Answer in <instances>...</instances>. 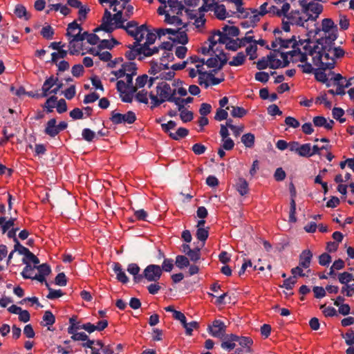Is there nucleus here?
<instances>
[{
    "mask_svg": "<svg viewBox=\"0 0 354 354\" xmlns=\"http://www.w3.org/2000/svg\"><path fill=\"white\" fill-rule=\"evenodd\" d=\"M319 38L317 39L312 45H304L303 49L306 55L313 57V64L320 67L322 70L333 69L335 66V59L344 56L345 51L340 46L335 47L319 43Z\"/></svg>",
    "mask_w": 354,
    "mask_h": 354,
    "instance_id": "1",
    "label": "nucleus"
},
{
    "mask_svg": "<svg viewBox=\"0 0 354 354\" xmlns=\"http://www.w3.org/2000/svg\"><path fill=\"white\" fill-rule=\"evenodd\" d=\"M322 30L325 35L319 38V43L335 46V41L338 37L337 26L330 18H325L322 21Z\"/></svg>",
    "mask_w": 354,
    "mask_h": 354,
    "instance_id": "2",
    "label": "nucleus"
},
{
    "mask_svg": "<svg viewBox=\"0 0 354 354\" xmlns=\"http://www.w3.org/2000/svg\"><path fill=\"white\" fill-rule=\"evenodd\" d=\"M235 342H238L241 347L245 348L246 353L251 352L250 347L253 344L252 339L250 337L239 336L232 333L227 335L226 340L222 342L221 346L223 349L231 351L235 348Z\"/></svg>",
    "mask_w": 354,
    "mask_h": 354,
    "instance_id": "3",
    "label": "nucleus"
},
{
    "mask_svg": "<svg viewBox=\"0 0 354 354\" xmlns=\"http://www.w3.org/2000/svg\"><path fill=\"white\" fill-rule=\"evenodd\" d=\"M310 2L308 0H299V4L301 7V10H292L288 16V19L291 20L292 25H297L308 29V26H306L305 17L303 16V13L308 12V8L310 6Z\"/></svg>",
    "mask_w": 354,
    "mask_h": 354,
    "instance_id": "4",
    "label": "nucleus"
},
{
    "mask_svg": "<svg viewBox=\"0 0 354 354\" xmlns=\"http://www.w3.org/2000/svg\"><path fill=\"white\" fill-rule=\"evenodd\" d=\"M218 54H215L214 57H212L205 61V59H201L202 66L206 64L209 68H217V70H221L224 65L227 63V54L222 50L218 51Z\"/></svg>",
    "mask_w": 354,
    "mask_h": 354,
    "instance_id": "5",
    "label": "nucleus"
},
{
    "mask_svg": "<svg viewBox=\"0 0 354 354\" xmlns=\"http://www.w3.org/2000/svg\"><path fill=\"white\" fill-rule=\"evenodd\" d=\"M226 328L227 326L223 321L215 319L212 325H208L207 330L212 337L221 339L223 342L226 340L228 335L226 334Z\"/></svg>",
    "mask_w": 354,
    "mask_h": 354,
    "instance_id": "6",
    "label": "nucleus"
},
{
    "mask_svg": "<svg viewBox=\"0 0 354 354\" xmlns=\"http://www.w3.org/2000/svg\"><path fill=\"white\" fill-rule=\"evenodd\" d=\"M111 115L110 120L114 124H131L136 120V113L132 111H129L124 114L116 113L115 111H113L111 113Z\"/></svg>",
    "mask_w": 354,
    "mask_h": 354,
    "instance_id": "7",
    "label": "nucleus"
},
{
    "mask_svg": "<svg viewBox=\"0 0 354 354\" xmlns=\"http://www.w3.org/2000/svg\"><path fill=\"white\" fill-rule=\"evenodd\" d=\"M215 35L218 37L217 43L225 44V48L228 50L236 51L240 48L243 47V44H239L238 39H234L230 37H227L226 34L222 35L221 30H215Z\"/></svg>",
    "mask_w": 354,
    "mask_h": 354,
    "instance_id": "8",
    "label": "nucleus"
},
{
    "mask_svg": "<svg viewBox=\"0 0 354 354\" xmlns=\"http://www.w3.org/2000/svg\"><path fill=\"white\" fill-rule=\"evenodd\" d=\"M162 274L160 266L158 265L150 264L144 269L145 280L149 282L158 281L160 279Z\"/></svg>",
    "mask_w": 354,
    "mask_h": 354,
    "instance_id": "9",
    "label": "nucleus"
},
{
    "mask_svg": "<svg viewBox=\"0 0 354 354\" xmlns=\"http://www.w3.org/2000/svg\"><path fill=\"white\" fill-rule=\"evenodd\" d=\"M324 7L319 3L311 1L309 7L308 8V12L303 13L305 17L306 23L308 21H316L319 15L322 12Z\"/></svg>",
    "mask_w": 354,
    "mask_h": 354,
    "instance_id": "10",
    "label": "nucleus"
},
{
    "mask_svg": "<svg viewBox=\"0 0 354 354\" xmlns=\"http://www.w3.org/2000/svg\"><path fill=\"white\" fill-rule=\"evenodd\" d=\"M126 28H127L128 35L131 37H136L140 33L145 35L146 32H149L146 24L138 26V24L133 20L127 22Z\"/></svg>",
    "mask_w": 354,
    "mask_h": 354,
    "instance_id": "11",
    "label": "nucleus"
},
{
    "mask_svg": "<svg viewBox=\"0 0 354 354\" xmlns=\"http://www.w3.org/2000/svg\"><path fill=\"white\" fill-rule=\"evenodd\" d=\"M57 82H58V78L55 77L53 75L47 77L42 85V92L40 93V96L46 97L51 94V88L57 84Z\"/></svg>",
    "mask_w": 354,
    "mask_h": 354,
    "instance_id": "12",
    "label": "nucleus"
},
{
    "mask_svg": "<svg viewBox=\"0 0 354 354\" xmlns=\"http://www.w3.org/2000/svg\"><path fill=\"white\" fill-rule=\"evenodd\" d=\"M290 192L291 196V201L290 207L289 221L291 223H295L297 221V218L295 216L296 203L295 201V198L296 196V190L292 183L290 184Z\"/></svg>",
    "mask_w": 354,
    "mask_h": 354,
    "instance_id": "13",
    "label": "nucleus"
},
{
    "mask_svg": "<svg viewBox=\"0 0 354 354\" xmlns=\"http://www.w3.org/2000/svg\"><path fill=\"white\" fill-rule=\"evenodd\" d=\"M156 92L157 95L165 99V101L170 102V99L174 98L172 95H169V92H171V86L169 84L162 82L159 83L156 86Z\"/></svg>",
    "mask_w": 354,
    "mask_h": 354,
    "instance_id": "14",
    "label": "nucleus"
},
{
    "mask_svg": "<svg viewBox=\"0 0 354 354\" xmlns=\"http://www.w3.org/2000/svg\"><path fill=\"white\" fill-rule=\"evenodd\" d=\"M112 269L114 273L116 274V279L118 281L122 283H127L129 281V278L124 272L122 265L120 263H113Z\"/></svg>",
    "mask_w": 354,
    "mask_h": 354,
    "instance_id": "15",
    "label": "nucleus"
},
{
    "mask_svg": "<svg viewBox=\"0 0 354 354\" xmlns=\"http://www.w3.org/2000/svg\"><path fill=\"white\" fill-rule=\"evenodd\" d=\"M44 132L51 138H55L59 133L57 128V120L55 118H51L46 122Z\"/></svg>",
    "mask_w": 354,
    "mask_h": 354,
    "instance_id": "16",
    "label": "nucleus"
},
{
    "mask_svg": "<svg viewBox=\"0 0 354 354\" xmlns=\"http://www.w3.org/2000/svg\"><path fill=\"white\" fill-rule=\"evenodd\" d=\"M216 35L215 31L213 32L212 35L209 37L208 41H209V47H202L201 48V53L203 55H207L210 52H212L213 53H216L217 51H218V48H214V46L218 44L217 39H216Z\"/></svg>",
    "mask_w": 354,
    "mask_h": 354,
    "instance_id": "17",
    "label": "nucleus"
},
{
    "mask_svg": "<svg viewBox=\"0 0 354 354\" xmlns=\"http://www.w3.org/2000/svg\"><path fill=\"white\" fill-rule=\"evenodd\" d=\"M313 253L310 250H304L299 254V264L304 268H308L310 266Z\"/></svg>",
    "mask_w": 354,
    "mask_h": 354,
    "instance_id": "18",
    "label": "nucleus"
},
{
    "mask_svg": "<svg viewBox=\"0 0 354 354\" xmlns=\"http://www.w3.org/2000/svg\"><path fill=\"white\" fill-rule=\"evenodd\" d=\"M22 263L26 265L21 272L23 278L32 279L36 269L35 266H32L26 259H22Z\"/></svg>",
    "mask_w": 354,
    "mask_h": 354,
    "instance_id": "19",
    "label": "nucleus"
},
{
    "mask_svg": "<svg viewBox=\"0 0 354 354\" xmlns=\"http://www.w3.org/2000/svg\"><path fill=\"white\" fill-rule=\"evenodd\" d=\"M235 187L241 196H245L248 193V183L243 178H239L237 180Z\"/></svg>",
    "mask_w": 354,
    "mask_h": 354,
    "instance_id": "20",
    "label": "nucleus"
},
{
    "mask_svg": "<svg viewBox=\"0 0 354 354\" xmlns=\"http://www.w3.org/2000/svg\"><path fill=\"white\" fill-rule=\"evenodd\" d=\"M15 15L19 18H24L25 20H29L31 15L27 11L26 7L21 4H17L14 10Z\"/></svg>",
    "mask_w": 354,
    "mask_h": 354,
    "instance_id": "21",
    "label": "nucleus"
},
{
    "mask_svg": "<svg viewBox=\"0 0 354 354\" xmlns=\"http://www.w3.org/2000/svg\"><path fill=\"white\" fill-rule=\"evenodd\" d=\"M122 15L123 12L122 10L116 11V13L113 15V20L115 22V28H122L127 32V28H126V25H124V21H126L127 19H124Z\"/></svg>",
    "mask_w": 354,
    "mask_h": 354,
    "instance_id": "22",
    "label": "nucleus"
},
{
    "mask_svg": "<svg viewBox=\"0 0 354 354\" xmlns=\"http://www.w3.org/2000/svg\"><path fill=\"white\" fill-rule=\"evenodd\" d=\"M214 12L217 19L224 20L227 17L225 6L223 4L214 3Z\"/></svg>",
    "mask_w": 354,
    "mask_h": 354,
    "instance_id": "23",
    "label": "nucleus"
},
{
    "mask_svg": "<svg viewBox=\"0 0 354 354\" xmlns=\"http://www.w3.org/2000/svg\"><path fill=\"white\" fill-rule=\"evenodd\" d=\"M194 99L192 97H188L187 98H171L170 102L174 103L177 107L178 111H181V109H185V105L189 103H192Z\"/></svg>",
    "mask_w": 354,
    "mask_h": 354,
    "instance_id": "24",
    "label": "nucleus"
},
{
    "mask_svg": "<svg viewBox=\"0 0 354 354\" xmlns=\"http://www.w3.org/2000/svg\"><path fill=\"white\" fill-rule=\"evenodd\" d=\"M245 59L246 56L244 53L239 52L234 57H233L232 59L228 63L231 66H239L243 65L245 62Z\"/></svg>",
    "mask_w": 354,
    "mask_h": 354,
    "instance_id": "25",
    "label": "nucleus"
},
{
    "mask_svg": "<svg viewBox=\"0 0 354 354\" xmlns=\"http://www.w3.org/2000/svg\"><path fill=\"white\" fill-rule=\"evenodd\" d=\"M189 134V130L185 127H179L175 133H169V136L174 140H179Z\"/></svg>",
    "mask_w": 354,
    "mask_h": 354,
    "instance_id": "26",
    "label": "nucleus"
},
{
    "mask_svg": "<svg viewBox=\"0 0 354 354\" xmlns=\"http://www.w3.org/2000/svg\"><path fill=\"white\" fill-rule=\"evenodd\" d=\"M119 41L115 38L112 37L110 40L109 39H102L100 43L99 44L97 48L100 50L107 48L112 49L115 45H118Z\"/></svg>",
    "mask_w": 354,
    "mask_h": 354,
    "instance_id": "27",
    "label": "nucleus"
},
{
    "mask_svg": "<svg viewBox=\"0 0 354 354\" xmlns=\"http://www.w3.org/2000/svg\"><path fill=\"white\" fill-rule=\"evenodd\" d=\"M221 33L222 35L226 34L227 37H237L240 33V30H239V28L236 26H229L227 25H225L224 27H223L222 31H221Z\"/></svg>",
    "mask_w": 354,
    "mask_h": 354,
    "instance_id": "28",
    "label": "nucleus"
},
{
    "mask_svg": "<svg viewBox=\"0 0 354 354\" xmlns=\"http://www.w3.org/2000/svg\"><path fill=\"white\" fill-rule=\"evenodd\" d=\"M326 70L320 69V67H319V68L315 69L313 73L315 75V78L317 81L322 83H326V86L328 87L330 86V84L327 83L328 79L327 77L326 73L324 72Z\"/></svg>",
    "mask_w": 354,
    "mask_h": 354,
    "instance_id": "29",
    "label": "nucleus"
},
{
    "mask_svg": "<svg viewBox=\"0 0 354 354\" xmlns=\"http://www.w3.org/2000/svg\"><path fill=\"white\" fill-rule=\"evenodd\" d=\"M241 142L247 148H252L254 145L255 137L252 133L243 134L241 137Z\"/></svg>",
    "mask_w": 354,
    "mask_h": 354,
    "instance_id": "30",
    "label": "nucleus"
},
{
    "mask_svg": "<svg viewBox=\"0 0 354 354\" xmlns=\"http://www.w3.org/2000/svg\"><path fill=\"white\" fill-rule=\"evenodd\" d=\"M196 68H198V74L199 75L198 77V84L201 86L204 85L205 88H207L209 86V82L205 80V77L207 78V74L209 73L206 71H203L202 70H199V68H203L202 65L197 64L196 66Z\"/></svg>",
    "mask_w": 354,
    "mask_h": 354,
    "instance_id": "31",
    "label": "nucleus"
},
{
    "mask_svg": "<svg viewBox=\"0 0 354 354\" xmlns=\"http://www.w3.org/2000/svg\"><path fill=\"white\" fill-rule=\"evenodd\" d=\"M150 45H148L145 48L144 47V44H142L140 47V50L138 53H141L144 57H150L154 54H156L159 51V47H153V48L149 47Z\"/></svg>",
    "mask_w": 354,
    "mask_h": 354,
    "instance_id": "32",
    "label": "nucleus"
},
{
    "mask_svg": "<svg viewBox=\"0 0 354 354\" xmlns=\"http://www.w3.org/2000/svg\"><path fill=\"white\" fill-rule=\"evenodd\" d=\"M169 39L174 43H178L183 45H185L189 41L186 32L185 31H181L180 30L177 33V37L176 38L169 37Z\"/></svg>",
    "mask_w": 354,
    "mask_h": 354,
    "instance_id": "33",
    "label": "nucleus"
},
{
    "mask_svg": "<svg viewBox=\"0 0 354 354\" xmlns=\"http://www.w3.org/2000/svg\"><path fill=\"white\" fill-rule=\"evenodd\" d=\"M297 154L301 157H311V145L310 143L300 145Z\"/></svg>",
    "mask_w": 354,
    "mask_h": 354,
    "instance_id": "34",
    "label": "nucleus"
},
{
    "mask_svg": "<svg viewBox=\"0 0 354 354\" xmlns=\"http://www.w3.org/2000/svg\"><path fill=\"white\" fill-rule=\"evenodd\" d=\"M174 266V260L172 259L167 258L163 260L162 265L160 266V269L162 273L163 272H170L173 270Z\"/></svg>",
    "mask_w": 354,
    "mask_h": 354,
    "instance_id": "35",
    "label": "nucleus"
},
{
    "mask_svg": "<svg viewBox=\"0 0 354 354\" xmlns=\"http://www.w3.org/2000/svg\"><path fill=\"white\" fill-rule=\"evenodd\" d=\"M77 30H78V31L82 30V28L80 24H78L77 23L76 21H73L68 25L66 33V37H69L73 35L74 34H75V32Z\"/></svg>",
    "mask_w": 354,
    "mask_h": 354,
    "instance_id": "36",
    "label": "nucleus"
},
{
    "mask_svg": "<svg viewBox=\"0 0 354 354\" xmlns=\"http://www.w3.org/2000/svg\"><path fill=\"white\" fill-rule=\"evenodd\" d=\"M277 41H279V44L280 47L282 48H288L291 47V45L296 42V36L293 35L290 39H283L281 37H277Z\"/></svg>",
    "mask_w": 354,
    "mask_h": 354,
    "instance_id": "37",
    "label": "nucleus"
},
{
    "mask_svg": "<svg viewBox=\"0 0 354 354\" xmlns=\"http://www.w3.org/2000/svg\"><path fill=\"white\" fill-rule=\"evenodd\" d=\"M175 264L178 268L183 269L189 266V261L185 256L178 255L176 257Z\"/></svg>",
    "mask_w": 354,
    "mask_h": 354,
    "instance_id": "38",
    "label": "nucleus"
},
{
    "mask_svg": "<svg viewBox=\"0 0 354 354\" xmlns=\"http://www.w3.org/2000/svg\"><path fill=\"white\" fill-rule=\"evenodd\" d=\"M248 113V111L243 107L241 106H232V110L230 113L234 118H241L245 116Z\"/></svg>",
    "mask_w": 354,
    "mask_h": 354,
    "instance_id": "39",
    "label": "nucleus"
},
{
    "mask_svg": "<svg viewBox=\"0 0 354 354\" xmlns=\"http://www.w3.org/2000/svg\"><path fill=\"white\" fill-rule=\"evenodd\" d=\"M82 138L88 142H92L95 138H97L96 133L88 128H85L82 132Z\"/></svg>",
    "mask_w": 354,
    "mask_h": 354,
    "instance_id": "40",
    "label": "nucleus"
},
{
    "mask_svg": "<svg viewBox=\"0 0 354 354\" xmlns=\"http://www.w3.org/2000/svg\"><path fill=\"white\" fill-rule=\"evenodd\" d=\"M180 111V118L181 120L186 123L191 122L194 119V113L191 111H188L185 109H181Z\"/></svg>",
    "mask_w": 354,
    "mask_h": 354,
    "instance_id": "41",
    "label": "nucleus"
},
{
    "mask_svg": "<svg viewBox=\"0 0 354 354\" xmlns=\"http://www.w3.org/2000/svg\"><path fill=\"white\" fill-rule=\"evenodd\" d=\"M68 51L66 50H59L57 52H53L51 54V62L57 64L59 59H64L66 57Z\"/></svg>",
    "mask_w": 354,
    "mask_h": 354,
    "instance_id": "42",
    "label": "nucleus"
},
{
    "mask_svg": "<svg viewBox=\"0 0 354 354\" xmlns=\"http://www.w3.org/2000/svg\"><path fill=\"white\" fill-rule=\"evenodd\" d=\"M332 114L333 118L339 120L340 123H343L346 121V119L342 118L344 115V111L342 108L334 107L332 111Z\"/></svg>",
    "mask_w": 354,
    "mask_h": 354,
    "instance_id": "43",
    "label": "nucleus"
},
{
    "mask_svg": "<svg viewBox=\"0 0 354 354\" xmlns=\"http://www.w3.org/2000/svg\"><path fill=\"white\" fill-rule=\"evenodd\" d=\"M43 322H45L44 326H52L55 322V317L50 310H46L43 316Z\"/></svg>",
    "mask_w": 354,
    "mask_h": 354,
    "instance_id": "44",
    "label": "nucleus"
},
{
    "mask_svg": "<svg viewBox=\"0 0 354 354\" xmlns=\"http://www.w3.org/2000/svg\"><path fill=\"white\" fill-rule=\"evenodd\" d=\"M353 279V275L349 272H344L338 274V280L342 284L346 285Z\"/></svg>",
    "mask_w": 354,
    "mask_h": 354,
    "instance_id": "45",
    "label": "nucleus"
},
{
    "mask_svg": "<svg viewBox=\"0 0 354 354\" xmlns=\"http://www.w3.org/2000/svg\"><path fill=\"white\" fill-rule=\"evenodd\" d=\"M196 238L205 244V241L208 238L209 232L207 229L203 227H198L196 230Z\"/></svg>",
    "mask_w": 354,
    "mask_h": 354,
    "instance_id": "46",
    "label": "nucleus"
},
{
    "mask_svg": "<svg viewBox=\"0 0 354 354\" xmlns=\"http://www.w3.org/2000/svg\"><path fill=\"white\" fill-rule=\"evenodd\" d=\"M57 100V97L55 95L50 96L48 97L44 105V107L46 109V111L48 113H51L53 111V108L55 107V104Z\"/></svg>",
    "mask_w": 354,
    "mask_h": 354,
    "instance_id": "47",
    "label": "nucleus"
},
{
    "mask_svg": "<svg viewBox=\"0 0 354 354\" xmlns=\"http://www.w3.org/2000/svg\"><path fill=\"white\" fill-rule=\"evenodd\" d=\"M41 35L46 39H51L53 37L54 30L50 26H46L41 28Z\"/></svg>",
    "mask_w": 354,
    "mask_h": 354,
    "instance_id": "48",
    "label": "nucleus"
},
{
    "mask_svg": "<svg viewBox=\"0 0 354 354\" xmlns=\"http://www.w3.org/2000/svg\"><path fill=\"white\" fill-rule=\"evenodd\" d=\"M123 68L126 74L136 75L137 66L134 62H126L123 64Z\"/></svg>",
    "mask_w": 354,
    "mask_h": 354,
    "instance_id": "49",
    "label": "nucleus"
},
{
    "mask_svg": "<svg viewBox=\"0 0 354 354\" xmlns=\"http://www.w3.org/2000/svg\"><path fill=\"white\" fill-rule=\"evenodd\" d=\"M250 13L252 14V16L249 17V21L252 24V27H254L257 25V23L259 21L260 17H261L259 14L257 13V10L255 8H250Z\"/></svg>",
    "mask_w": 354,
    "mask_h": 354,
    "instance_id": "50",
    "label": "nucleus"
},
{
    "mask_svg": "<svg viewBox=\"0 0 354 354\" xmlns=\"http://www.w3.org/2000/svg\"><path fill=\"white\" fill-rule=\"evenodd\" d=\"M165 21L169 24H176L178 26L183 24V21L177 16H170L169 14L165 15Z\"/></svg>",
    "mask_w": 354,
    "mask_h": 354,
    "instance_id": "51",
    "label": "nucleus"
},
{
    "mask_svg": "<svg viewBox=\"0 0 354 354\" xmlns=\"http://www.w3.org/2000/svg\"><path fill=\"white\" fill-rule=\"evenodd\" d=\"M296 283V276L290 277L283 281V283L281 287L285 288L288 290H291Z\"/></svg>",
    "mask_w": 354,
    "mask_h": 354,
    "instance_id": "52",
    "label": "nucleus"
},
{
    "mask_svg": "<svg viewBox=\"0 0 354 354\" xmlns=\"http://www.w3.org/2000/svg\"><path fill=\"white\" fill-rule=\"evenodd\" d=\"M149 98L151 100V109H153L154 107H157L160 106L163 102H166L165 99L162 97H158L157 95H155L152 92H151L149 95Z\"/></svg>",
    "mask_w": 354,
    "mask_h": 354,
    "instance_id": "53",
    "label": "nucleus"
},
{
    "mask_svg": "<svg viewBox=\"0 0 354 354\" xmlns=\"http://www.w3.org/2000/svg\"><path fill=\"white\" fill-rule=\"evenodd\" d=\"M201 249L198 248L192 249L189 250V252L187 253V256L192 261L196 262L198 261L201 258Z\"/></svg>",
    "mask_w": 354,
    "mask_h": 354,
    "instance_id": "54",
    "label": "nucleus"
},
{
    "mask_svg": "<svg viewBox=\"0 0 354 354\" xmlns=\"http://www.w3.org/2000/svg\"><path fill=\"white\" fill-rule=\"evenodd\" d=\"M35 267L38 270L39 274L48 276L51 272V268L47 263H42L41 265L35 266Z\"/></svg>",
    "mask_w": 354,
    "mask_h": 354,
    "instance_id": "55",
    "label": "nucleus"
},
{
    "mask_svg": "<svg viewBox=\"0 0 354 354\" xmlns=\"http://www.w3.org/2000/svg\"><path fill=\"white\" fill-rule=\"evenodd\" d=\"M257 46L256 45H250L245 49V53L250 56L249 59L250 60H254L257 57Z\"/></svg>",
    "mask_w": 354,
    "mask_h": 354,
    "instance_id": "56",
    "label": "nucleus"
},
{
    "mask_svg": "<svg viewBox=\"0 0 354 354\" xmlns=\"http://www.w3.org/2000/svg\"><path fill=\"white\" fill-rule=\"evenodd\" d=\"M320 309H323V313L326 317H333L337 315V310L331 306L326 307L325 304L320 306Z\"/></svg>",
    "mask_w": 354,
    "mask_h": 354,
    "instance_id": "57",
    "label": "nucleus"
},
{
    "mask_svg": "<svg viewBox=\"0 0 354 354\" xmlns=\"http://www.w3.org/2000/svg\"><path fill=\"white\" fill-rule=\"evenodd\" d=\"M133 76H134V74H127L126 75L127 88L129 89V91H131V93H136L138 89L137 86H134L133 85Z\"/></svg>",
    "mask_w": 354,
    "mask_h": 354,
    "instance_id": "58",
    "label": "nucleus"
},
{
    "mask_svg": "<svg viewBox=\"0 0 354 354\" xmlns=\"http://www.w3.org/2000/svg\"><path fill=\"white\" fill-rule=\"evenodd\" d=\"M176 127V122L174 120H169L167 123H161L162 130L166 133H171L170 131Z\"/></svg>",
    "mask_w": 354,
    "mask_h": 354,
    "instance_id": "59",
    "label": "nucleus"
},
{
    "mask_svg": "<svg viewBox=\"0 0 354 354\" xmlns=\"http://www.w3.org/2000/svg\"><path fill=\"white\" fill-rule=\"evenodd\" d=\"M228 117V113L226 110L219 108L216 110V113L214 116V119L217 121H222L227 119Z\"/></svg>",
    "mask_w": 354,
    "mask_h": 354,
    "instance_id": "60",
    "label": "nucleus"
},
{
    "mask_svg": "<svg viewBox=\"0 0 354 354\" xmlns=\"http://www.w3.org/2000/svg\"><path fill=\"white\" fill-rule=\"evenodd\" d=\"M55 283L57 286H65L67 283V279L65 274L64 272L59 273L55 279Z\"/></svg>",
    "mask_w": 354,
    "mask_h": 354,
    "instance_id": "61",
    "label": "nucleus"
},
{
    "mask_svg": "<svg viewBox=\"0 0 354 354\" xmlns=\"http://www.w3.org/2000/svg\"><path fill=\"white\" fill-rule=\"evenodd\" d=\"M69 53L72 55H79L82 50V46H77L76 42H73L71 40L68 41Z\"/></svg>",
    "mask_w": 354,
    "mask_h": 354,
    "instance_id": "62",
    "label": "nucleus"
},
{
    "mask_svg": "<svg viewBox=\"0 0 354 354\" xmlns=\"http://www.w3.org/2000/svg\"><path fill=\"white\" fill-rule=\"evenodd\" d=\"M17 218H12L11 217L10 219H8V221H5V223H3L2 226H1V230H2V232L4 234L6 233L7 231L9 230V229L11 227H13L15 225V222L16 221Z\"/></svg>",
    "mask_w": 354,
    "mask_h": 354,
    "instance_id": "63",
    "label": "nucleus"
},
{
    "mask_svg": "<svg viewBox=\"0 0 354 354\" xmlns=\"http://www.w3.org/2000/svg\"><path fill=\"white\" fill-rule=\"evenodd\" d=\"M284 122L288 127H292L294 129L299 127L300 125L299 122L297 119L291 116L286 117L285 118Z\"/></svg>",
    "mask_w": 354,
    "mask_h": 354,
    "instance_id": "64",
    "label": "nucleus"
}]
</instances>
